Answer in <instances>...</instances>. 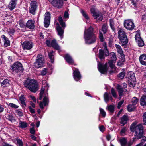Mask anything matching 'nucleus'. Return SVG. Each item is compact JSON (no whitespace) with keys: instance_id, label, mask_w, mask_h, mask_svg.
Returning <instances> with one entry per match:
<instances>
[{"instance_id":"1","label":"nucleus","mask_w":146,"mask_h":146,"mask_svg":"<svg viewBox=\"0 0 146 146\" xmlns=\"http://www.w3.org/2000/svg\"><path fill=\"white\" fill-rule=\"evenodd\" d=\"M143 126L142 124H139L136 125V123L134 122L130 126V130L132 132H135V137L133 138L128 143V146H131L135 139H139L142 137L143 133Z\"/></svg>"},{"instance_id":"2","label":"nucleus","mask_w":146,"mask_h":146,"mask_svg":"<svg viewBox=\"0 0 146 146\" xmlns=\"http://www.w3.org/2000/svg\"><path fill=\"white\" fill-rule=\"evenodd\" d=\"M84 37L86 43L90 44L94 43L97 39V37L93 33V29L90 27L89 29L84 33Z\"/></svg>"},{"instance_id":"3","label":"nucleus","mask_w":146,"mask_h":146,"mask_svg":"<svg viewBox=\"0 0 146 146\" xmlns=\"http://www.w3.org/2000/svg\"><path fill=\"white\" fill-rule=\"evenodd\" d=\"M109 56L110 60L113 61H116L117 57L115 54L114 52H112L109 54V51L107 48L106 46L104 47V50L100 49L99 50V57L100 59H103L105 58V56Z\"/></svg>"},{"instance_id":"4","label":"nucleus","mask_w":146,"mask_h":146,"mask_svg":"<svg viewBox=\"0 0 146 146\" xmlns=\"http://www.w3.org/2000/svg\"><path fill=\"white\" fill-rule=\"evenodd\" d=\"M24 83L25 87L27 88L31 92L35 93L38 89V85L33 80L27 79Z\"/></svg>"},{"instance_id":"5","label":"nucleus","mask_w":146,"mask_h":146,"mask_svg":"<svg viewBox=\"0 0 146 146\" xmlns=\"http://www.w3.org/2000/svg\"><path fill=\"white\" fill-rule=\"evenodd\" d=\"M58 20L62 27H60L58 23H57L56 30L58 34L60 36L61 39H62L63 38L64 29L66 27V25L65 22H63L62 17H58Z\"/></svg>"},{"instance_id":"6","label":"nucleus","mask_w":146,"mask_h":146,"mask_svg":"<svg viewBox=\"0 0 146 146\" xmlns=\"http://www.w3.org/2000/svg\"><path fill=\"white\" fill-rule=\"evenodd\" d=\"M118 38L121 42V46H125L128 42L125 33L122 29H120L118 31Z\"/></svg>"},{"instance_id":"7","label":"nucleus","mask_w":146,"mask_h":146,"mask_svg":"<svg viewBox=\"0 0 146 146\" xmlns=\"http://www.w3.org/2000/svg\"><path fill=\"white\" fill-rule=\"evenodd\" d=\"M37 58L33 64L34 66L36 68H39L42 67L45 62L44 58L42 55L38 54Z\"/></svg>"},{"instance_id":"8","label":"nucleus","mask_w":146,"mask_h":146,"mask_svg":"<svg viewBox=\"0 0 146 146\" xmlns=\"http://www.w3.org/2000/svg\"><path fill=\"white\" fill-rule=\"evenodd\" d=\"M127 77L128 79L129 83L130 86H135L136 84V78L134 73L132 72H129L127 74Z\"/></svg>"},{"instance_id":"9","label":"nucleus","mask_w":146,"mask_h":146,"mask_svg":"<svg viewBox=\"0 0 146 146\" xmlns=\"http://www.w3.org/2000/svg\"><path fill=\"white\" fill-rule=\"evenodd\" d=\"M11 68L13 72L17 73L22 72L23 70L22 64L18 62L14 63Z\"/></svg>"},{"instance_id":"10","label":"nucleus","mask_w":146,"mask_h":146,"mask_svg":"<svg viewBox=\"0 0 146 146\" xmlns=\"http://www.w3.org/2000/svg\"><path fill=\"white\" fill-rule=\"evenodd\" d=\"M124 27L128 30H132L135 27L134 23L131 20H125L124 22Z\"/></svg>"},{"instance_id":"11","label":"nucleus","mask_w":146,"mask_h":146,"mask_svg":"<svg viewBox=\"0 0 146 146\" xmlns=\"http://www.w3.org/2000/svg\"><path fill=\"white\" fill-rule=\"evenodd\" d=\"M37 7V3L36 1H31L29 9V13L32 15H35Z\"/></svg>"},{"instance_id":"12","label":"nucleus","mask_w":146,"mask_h":146,"mask_svg":"<svg viewBox=\"0 0 146 146\" xmlns=\"http://www.w3.org/2000/svg\"><path fill=\"white\" fill-rule=\"evenodd\" d=\"M98 66V70L102 74H105L106 73L108 68L107 63H106L104 64H103L99 62Z\"/></svg>"},{"instance_id":"13","label":"nucleus","mask_w":146,"mask_h":146,"mask_svg":"<svg viewBox=\"0 0 146 146\" xmlns=\"http://www.w3.org/2000/svg\"><path fill=\"white\" fill-rule=\"evenodd\" d=\"M21 46L24 50H30L33 47V44L32 42L26 41L22 44Z\"/></svg>"},{"instance_id":"14","label":"nucleus","mask_w":146,"mask_h":146,"mask_svg":"<svg viewBox=\"0 0 146 146\" xmlns=\"http://www.w3.org/2000/svg\"><path fill=\"white\" fill-rule=\"evenodd\" d=\"M51 3L54 7L60 8L62 6L63 1L62 0H53Z\"/></svg>"},{"instance_id":"15","label":"nucleus","mask_w":146,"mask_h":146,"mask_svg":"<svg viewBox=\"0 0 146 146\" xmlns=\"http://www.w3.org/2000/svg\"><path fill=\"white\" fill-rule=\"evenodd\" d=\"M50 13L48 12H46L45 14L44 24L45 27L47 28L49 26L50 19Z\"/></svg>"},{"instance_id":"16","label":"nucleus","mask_w":146,"mask_h":146,"mask_svg":"<svg viewBox=\"0 0 146 146\" xmlns=\"http://www.w3.org/2000/svg\"><path fill=\"white\" fill-rule=\"evenodd\" d=\"M135 38L136 42L138 44L139 47H141L144 46V41L140 37L139 34H136L135 36Z\"/></svg>"},{"instance_id":"17","label":"nucleus","mask_w":146,"mask_h":146,"mask_svg":"<svg viewBox=\"0 0 146 146\" xmlns=\"http://www.w3.org/2000/svg\"><path fill=\"white\" fill-rule=\"evenodd\" d=\"M117 89L119 93V95L120 97V98L121 96L126 92L127 90L124 88L121 85H117Z\"/></svg>"},{"instance_id":"18","label":"nucleus","mask_w":146,"mask_h":146,"mask_svg":"<svg viewBox=\"0 0 146 146\" xmlns=\"http://www.w3.org/2000/svg\"><path fill=\"white\" fill-rule=\"evenodd\" d=\"M90 12L93 14V16L94 17L95 19L97 18L100 16L99 13L96 11V9L94 6H93L91 8Z\"/></svg>"},{"instance_id":"19","label":"nucleus","mask_w":146,"mask_h":146,"mask_svg":"<svg viewBox=\"0 0 146 146\" xmlns=\"http://www.w3.org/2000/svg\"><path fill=\"white\" fill-rule=\"evenodd\" d=\"M73 76L74 79L77 81H78L81 78V75L78 69H76L73 71Z\"/></svg>"},{"instance_id":"20","label":"nucleus","mask_w":146,"mask_h":146,"mask_svg":"<svg viewBox=\"0 0 146 146\" xmlns=\"http://www.w3.org/2000/svg\"><path fill=\"white\" fill-rule=\"evenodd\" d=\"M35 21L32 20H29L27 21L26 25V27L30 29H33L35 27L34 23Z\"/></svg>"},{"instance_id":"21","label":"nucleus","mask_w":146,"mask_h":146,"mask_svg":"<svg viewBox=\"0 0 146 146\" xmlns=\"http://www.w3.org/2000/svg\"><path fill=\"white\" fill-rule=\"evenodd\" d=\"M17 0H11L8 5V8L11 11L14 9L17 4Z\"/></svg>"},{"instance_id":"22","label":"nucleus","mask_w":146,"mask_h":146,"mask_svg":"<svg viewBox=\"0 0 146 146\" xmlns=\"http://www.w3.org/2000/svg\"><path fill=\"white\" fill-rule=\"evenodd\" d=\"M1 37L3 40L4 43V45L5 47H7L10 46V42L7 38L6 37L3 35L1 36Z\"/></svg>"},{"instance_id":"23","label":"nucleus","mask_w":146,"mask_h":146,"mask_svg":"<svg viewBox=\"0 0 146 146\" xmlns=\"http://www.w3.org/2000/svg\"><path fill=\"white\" fill-rule=\"evenodd\" d=\"M139 60L142 65L146 66V55H141L139 57Z\"/></svg>"},{"instance_id":"24","label":"nucleus","mask_w":146,"mask_h":146,"mask_svg":"<svg viewBox=\"0 0 146 146\" xmlns=\"http://www.w3.org/2000/svg\"><path fill=\"white\" fill-rule=\"evenodd\" d=\"M48 100V99L46 96H45L43 98V102H40L39 106L42 109H43L44 108L43 107V103L44 106H46L47 104V102Z\"/></svg>"},{"instance_id":"25","label":"nucleus","mask_w":146,"mask_h":146,"mask_svg":"<svg viewBox=\"0 0 146 146\" xmlns=\"http://www.w3.org/2000/svg\"><path fill=\"white\" fill-rule=\"evenodd\" d=\"M128 119V116L127 115H124L121 118L120 123L122 124V126H124L127 123Z\"/></svg>"},{"instance_id":"26","label":"nucleus","mask_w":146,"mask_h":146,"mask_svg":"<svg viewBox=\"0 0 146 146\" xmlns=\"http://www.w3.org/2000/svg\"><path fill=\"white\" fill-rule=\"evenodd\" d=\"M11 81L8 79H5L1 83V85L3 87L9 86L10 85Z\"/></svg>"},{"instance_id":"27","label":"nucleus","mask_w":146,"mask_h":146,"mask_svg":"<svg viewBox=\"0 0 146 146\" xmlns=\"http://www.w3.org/2000/svg\"><path fill=\"white\" fill-rule=\"evenodd\" d=\"M65 59L66 62L68 63L72 64L74 63V61L72 57L68 54L66 55Z\"/></svg>"},{"instance_id":"28","label":"nucleus","mask_w":146,"mask_h":146,"mask_svg":"<svg viewBox=\"0 0 146 146\" xmlns=\"http://www.w3.org/2000/svg\"><path fill=\"white\" fill-rule=\"evenodd\" d=\"M51 46L54 48L55 49L57 50H59L60 49V47L57 43L56 40H52L51 41Z\"/></svg>"},{"instance_id":"29","label":"nucleus","mask_w":146,"mask_h":146,"mask_svg":"<svg viewBox=\"0 0 146 146\" xmlns=\"http://www.w3.org/2000/svg\"><path fill=\"white\" fill-rule=\"evenodd\" d=\"M19 100L20 101L21 106L22 107H24L26 106L25 102V98L24 97V95H21L19 97Z\"/></svg>"},{"instance_id":"30","label":"nucleus","mask_w":146,"mask_h":146,"mask_svg":"<svg viewBox=\"0 0 146 146\" xmlns=\"http://www.w3.org/2000/svg\"><path fill=\"white\" fill-rule=\"evenodd\" d=\"M140 103L142 106H146V96L143 95L140 100Z\"/></svg>"},{"instance_id":"31","label":"nucleus","mask_w":146,"mask_h":146,"mask_svg":"<svg viewBox=\"0 0 146 146\" xmlns=\"http://www.w3.org/2000/svg\"><path fill=\"white\" fill-rule=\"evenodd\" d=\"M81 13L83 16L87 20L89 19V17L88 15L84 10L81 9L80 11Z\"/></svg>"},{"instance_id":"32","label":"nucleus","mask_w":146,"mask_h":146,"mask_svg":"<svg viewBox=\"0 0 146 146\" xmlns=\"http://www.w3.org/2000/svg\"><path fill=\"white\" fill-rule=\"evenodd\" d=\"M104 98L105 102H107L112 98V96H110L107 92H105L104 94Z\"/></svg>"},{"instance_id":"33","label":"nucleus","mask_w":146,"mask_h":146,"mask_svg":"<svg viewBox=\"0 0 146 146\" xmlns=\"http://www.w3.org/2000/svg\"><path fill=\"white\" fill-rule=\"evenodd\" d=\"M115 46L117 50V52L120 54H123L122 50L120 45L116 44L115 45Z\"/></svg>"},{"instance_id":"34","label":"nucleus","mask_w":146,"mask_h":146,"mask_svg":"<svg viewBox=\"0 0 146 146\" xmlns=\"http://www.w3.org/2000/svg\"><path fill=\"white\" fill-rule=\"evenodd\" d=\"M116 61H114L111 60H109L108 62V64L110 67L112 69H115L116 68L115 65V64Z\"/></svg>"},{"instance_id":"35","label":"nucleus","mask_w":146,"mask_h":146,"mask_svg":"<svg viewBox=\"0 0 146 146\" xmlns=\"http://www.w3.org/2000/svg\"><path fill=\"white\" fill-rule=\"evenodd\" d=\"M54 52L51 51L48 52V55L51 63H53L54 61V57L53 55Z\"/></svg>"},{"instance_id":"36","label":"nucleus","mask_w":146,"mask_h":146,"mask_svg":"<svg viewBox=\"0 0 146 146\" xmlns=\"http://www.w3.org/2000/svg\"><path fill=\"white\" fill-rule=\"evenodd\" d=\"M122 72L119 74L117 76L118 77L121 79H123L125 74V71L124 69L122 70Z\"/></svg>"},{"instance_id":"37","label":"nucleus","mask_w":146,"mask_h":146,"mask_svg":"<svg viewBox=\"0 0 146 146\" xmlns=\"http://www.w3.org/2000/svg\"><path fill=\"white\" fill-rule=\"evenodd\" d=\"M131 3L133 5L135 8L137 9L139 7L138 5V0H131Z\"/></svg>"},{"instance_id":"38","label":"nucleus","mask_w":146,"mask_h":146,"mask_svg":"<svg viewBox=\"0 0 146 146\" xmlns=\"http://www.w3.org/2000/svg\"><path fill=\"white\" fill-rule=\"evenodd\" d=\"M115 107L114 105H110L108 106V110L111 113H113L114 111Z\"/></svg>"},{"instance_id":"39","label":"nucleus","mask_w":146,"mask_h":146,"mask_svg":"<svg viewBox=\"0 0 146 146\" xmlns=\"http://www.w3.org/2000/svg\"><path fill=\"white\" fill-rule=\"evenodd\" d=\"M19 127L21 128H25L27 126V124L25 122L20 121L19 123Z\"/></svg>"},{"instance_id":"40","label":"nucleus","mask_w":146,"mask_h":146,"mask_svg":"<svg viewBox=\"0 0 146 146\" xmlns=\"http://www.w3.org/2000/svg\"><path fill=\"white\" fill-rule=\"evenodd\" d=\"M135 108L133 105H129L127 107V109L128 111L131 112L133 111L135 109Z\"/></svg>"},{"instance_id":"41","label":"nucleus","mask_w":146,"mask_h":146,"mask_svg":"<svg viewBox=\"0 0 146 146\" xmlns=\"http://www.w3.org/2000/svg\"><path fill=\"white\" fill-rule=\"evenodd\" d=\"M45 89H46L45 88H44L42 86L40 93V97L39 98V99L40 100L42 99L44 94V91Z\"/></svg>"},{"instance_id":"42","label":"nucleus","mask_w":146,"mask_h":146,"mask_svg":"<svg viewBox=\"0 0 146 146\" xmlns=\"http://www.w3.org/2000/svg\"><path fill=\"white\" fill-rule=\"evenodd\" d=\"M120 143L121 146H125L126 143L127 141L125 139L123 138L121 139L120 140Z\"/></svg>"},{"instance_id":"43","label":"nucleus","mask_w":146,"mask_h":146,"mask_svg":"<svg viewBox=\"0 0 146 146\" xmlns=\"http://www.w3.org/2000/svg\"><path fill=\"white\" fill-rule=\"evenodd\" d=\"M138 101V98L135 97H133L132 99L131 102L133 105H136Z\"/></svg>"},{"instance_id":"44","label":"nucleus","mask_w":146,"mask_h":146,"mask_svg":"<svg viewBox=\"0 0 146 146\" xmlns=\"http://www.w3.org/2000/svg\"><path fill=\"white\" fill-rule=\"evenodd\" d=\"M18 23L20 25V27L21 28H24L26 26L24 22L20 20L18 22Z\"/></svg>"},{"instance_id":"45","label":"nucleus","mask_w":146,"mask_h":146,"mask_svg":"<svg viewBox=\"0 0 146 146\" xmlns=\"http://www.w3.org/2000/svg\"><path fill=\"white\" fill-rule=\"evenodd\" d=\"M6 117V119L11 122L14 120V117L12 115L9 114L7 115Z\"/></svg>"},{"instance_id":"46","label":"nucleus","mask_w":146,"mask_h":146,"mask_svg":"<svg viewBox=\"0 0 146 146\" xmlns=\"http://www.w3.org/2000/svg\"><path fill=\"white\" fill-rule=\"evenodd\" d=\"M143 124L146 125V112L144 113L142 116Z\"/></svg>"},{"instance_id":"47","label":"nucleus","mask_w":146,"mask_h":146,"mask_svg":"<svg viewBox=\"0 0 146 146\" xmlns=\"http://www.w3.org/2000/svg\"><path fill=\"white\" fill-rule=\"evenodd\" d=\"M111 93L113 96L114 97H116L117 95H116V92L115 90L113 88H112L111 90Z\"/></svg>"},{"instance_id":"48","label":"nucleus","mask_w":146,"mask_h":146,"mask_svg":"<svg viewBox=\"0 0 146 146\" xmlns=\"http://www.w3.org/2000/svg\"><path fill=\"white\" fill-rule=\"evenodd\" d=\"M47 69L46 68H44L41 71V75L42 76H44L46 74Z\"/></svg>"},{"instance_id":"49","label":"nucleus","mask_w":146,"mask_h":146,"mask_svg":"<svg viewBox=\"0 0 146 146\" xmlns=\"http://www.w3.org/2000/svg\"><path fill=\"white\" fill-rule=\"evenodd\" d=\"M100 113L103 117H105L106 115V113L104 111L102 108L100 109Z\"/></svg>"},{"instance_id":"50","label":"nucleus","mask_w":146,"mask_h":146,"mask_svg":"<svg viewBox=\"0 0 146 146\" xmlns=\"http://www.w3.org/2000/svg\"><path fill=\"white\" fill-rule=\"evenodd\" d=\"M102 30L104 34H105L106 32L107 28L106 25L104 24L103 25L102 27Z\"/></svg>"},{"instance_id":"51","label":"nucleus","mask_w":146,"mask_h":146,"mask_svg":"<svg viewBox=\"0 0 146 146\" xmlns=\"http://www.w3.org/2000/svg\"><path fill=\"white\" fill-rule=\"evenodd\" d=\"M9 106L14 108H18L19 106L13 103H9Z\"/></svg>"},{"instance_id":"52","label":"nucleus","mask_w":146,"mask_h":146,"mask_svg":"<svg viewBox=\"0 0 146 146\" xmlns=\"http://www.w3.org/2000/svg\"><path fill=\"white\" fill-rule=\"evenodd\" d=\"M124 102V100H122L119 102L118 104L117 108L118 109H120L121 105L123 104Z\"/></svg>"},{"instance_id":"53","label":"nucleus","mask_w":146,"mask_h":146,"mask_svg":"<svg viewBox=\"0 0 146 146\" xmlns=\"http://www.w3.org/2000/svg\"><path fill=\"white\" fill-rule=\"evenodd\" d=\"M100 34H99V38L100 40V41L101 42H102L104 41V38H103V36L102 34L101 33V32H100Z\"/></svg>"},{"instance_id":"54","label":"nucleus","mask_w":146,"mask_h":146,"mask_svg":"<svg viewBox=\"0 0 146 146\" xmlns=\"http://www.w3.org/2000/svg\"><path fill=\"white\" fill-rule=\"evenodd\" d=\"M126 131V128L125 127H124L122 129H121V134L122 135H124V134L125 133V131Z\"/></svg>"},{"instance_id":"55","label":"nucleus","mask_w":146,"mask_h":146,"mask_svg":"<svg viewBox=\"0 0 146 146\" xmlns=\"http://www.w3.org/2000/svg\"><path fill=\"white\" fill-rule=\"evenodd\" d=\"M30 111L32 113H35V111L34 109H33L31 106H29L28 107Z\"/></svg>"},{"instance_id":"56","label":"nucleus","mask_w":146,"mask_h":146,"mask_svg":"<svg viewBox=\"0 0 146 146\" xmlns=\"http://www.w3.org/2000/svg\"><path fill=\"white\" fill-rule=\"evenodd\" d=\"M16 113L20 116H22L23 115V113L20 111L18 110H17Z\"/></svg>"},{"instance_id":"57","label":"nucleus","mask_w":146,"mask_h":146,"mask_svg":"<svg viewBox=\"0 0 146 146\" xmlns=\"http://www.w3.org/2000/svg\"><path fill=\"white\" fill-rule=\"evenodd\" d=\"M17 143L19 144V146H23V143L21 140L20 139L17 140Z\"/></svg>"},{"instance_id":"58","label":"nucleus","mask_w":146,"mask_h":146,"mask_svg":"<svg viewBox=\"0 0 146 146\" xmlns=\"http://www.w3.org/2000/svg\"><path fill=\"white\" fill-rule=\"evenodd\" d=\"M30 133L32 134H34L35 133V131L34 127H32L30 129Z\"/></svg>"},{"instance_id":"59","label":"nucleus","mask_w":146,"mask_h":146,"mask_svg":"<svg viewBox=\"0 0 146 146\" xmlns=\"http://www.w3.org/2000/svg\"><path fill=\"white\" fill-rule=\"evenodd\" d=\"M99 128L100 130L101 131L103 132L104 131L105 127H104L102 125L100 127H99Z\"/></svg>"},{"instance_id":"60","label":"nucleus","mask_w":146,"mask_h":146,"mask_svg":"<svg viewBox=\"0 0 146 146\" xmlns=\"http://www.w3.org/2000/svg\"><path fill=\"white\" fill-rule=\"evenodd\" d=\"M120 55H121V58H120V59H121L122 62H123L125 60V58H124L125 55L123 54H122Z\"/></svg>"},{"instance_id":"61","label":"nucleus","mask_w":146,"mask_h":146,"mask_svg":"<svg viewBox=\"0 0 146 146\" xmlns=\"http://www.w3.org/2000/svg\"><path fill=\"white\" fill-rule=\"evenodd\" d=\"M64 17L66 18H68L69 17V14L66 11L64 13Z\"/></svg>"},{"instance_id":"62","label":"nucleus","mask_w":146,"mask_h":146,"mask_svg":"<svg viewBox=\"0 0 146 146\" xmlns=\"http://www.w3.org/2000/svg\"><path fill=\"white\" fill-rule=\"evenodd\" d=\"M110 25H114V21L113 19H111L110 20Z\"/></svg>"},{"instance_id":"63","label":"nucleus","mask_w":146,"mask_h":146,"mask_svg":"<svg viewBox=\"0 0 146 146\" xmlns=\"http://www.w3.org/2000/svg\"><path fill=\"white\" fill-rule=\"evenodd\" d=\"M42 86L44 88H45L46 90H48V88L49 87L48 84L47 83H46L45 84H44V85H42Z\"/></svg>"},{"instance_id":"64","label":"nucleus","mask_w":146,"mask_h":146,"mask_svg":"<svg viewBox=\"0 0 146 146\" xmlns=\"http://www.w3.org/2000/svg\"><path fill=\"white\" fill-rule=\"evenodd\" d=\"M142 20L144 22L146 21V14L143 16L142 18Z\"/></svg>"}]
</instances>
